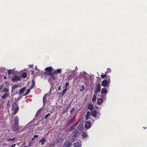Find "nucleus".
I'll return each instance as SVG.
<instances>
[{
    "label": "nucleus",
    "mask_w": 147,
    "mask_h": 147,
    "mask_svg": "<svg viewBox=\"0 0 147 147\" xmlns=\"http://www.w3.org/2000/svg\"><path fill=\"white\" fill-rule=\"evenodd\" d=\"M13 107L12 109L14 110L13 112V115H15L18 112L19 110V107L17 105L16 103H14L12 105Z\"/></svg>",
    "instance_id": "nucleus-1"
},
{
    "label": "nucleus",
    "mask_w": 147,
    "mask_h": 147,
    "mask_svg": "<svg viewBox=\"0 0 147 147\" xmlns=\"http://www.w3.org/2000/svg\"><path fill=\"white\" fill-rule=\"evenodd\" d=\"M45 74L46 75H48L50 76L51 77V79L53 80H55L56 79V78H55L54 76V74H55V73L54 72H51L48 73L47 72H45Z\"/></svg>",
    "instance_id": "nucleus-2"
},
{
    "label": "nucleus",
    "mask_w": 147,
    "mask_h": 147,
    "mask_svg": "<svg viewBox=\"0 0 147 147\" xmlns=\"http://www.w3.org/2000/svg\"><path fill=\"white\" fill-rule=\"evenodd\" d=\"M11 80L14 82L16 81L20 80V77L19 76L15 75L11 79Z\"/></svg>",
    "instance_id": "nucleus-3"
},
{
    "label": "nucleus",
    "mask_w": 147,
    "mask_h": 147,
    "mask_svg": "<svg viewBox=\"0 0 147 147\" xmlns=\"http://www.w3.org/2000/svg\"><path fill=\"white\" fill-rule=\"evenodd\" d=\"M96 88L94 91L95 94H97L98 92H99L100 91V84H98L96 86Z\"/></svg>",
    "instance_id": "nucleus-4"
},
{
    "label": "nucleus",
    "mask_w": 147,
    "mask_h": 147,
    "mask_svg": "<svg viewBox=\"0 0 147 147\" xmlns=\"http://www.w3.org/2000/svg\"><path fill=\"white\" fill-rule=\"evenodd\" d=\"M12 129L13 130L16 131H18L19 129V125L18 123H15L13 125Z\"/></svg>",
    "instance_id": "nucleus-5"
},
{
    "label": "nucleus",
    "mask_w": 147,
    "mask_h": 147,
    "mask_svg": "<svg viewBox=\"0 0 147 147\" xmlns=\"http://www.w3.org/2000/svg\"><path fill=\"white\" fill-rule=\"evenodd\" d=\"M76 115L74 116L72 118L70 119L67 122V124L69 125L72 124V123L74 122L76 119Z\"/></svg>",
    "instance_id": "nucleus-6"
},
{
    "label": "nucleus",
    "mask_w": 147,
    "mask_h": 147,
    "mask_svg": "<svg viewBox=\"0 0 147 147\" xmlns=\"http://www.w3.org/2000/svg\"><path fill=\"white\" fill-rule=\"evenodd\" d=\"M69 130L71 131L72 133L75 134L78 133V129H77L76 128H71V127L69 128Z\"/></svg>",
    "instance_id": "nucleus-7"
},
{
    "label": "nucleus",
    "mask_w": 147,
    "mask_h": 147,
    "mask_svg": "<svg viewBox=\"0 0 147 147\" xmlns=\"http://www.w3.org/2000/svg\"><path fill=\"white\" fill-rule=\"evenodd\" d=\"M108 81L106 80H104L102 82V84L104 87L106 86L108 84Z\"/></svg>",
    "instance_id": "nucleus-8"
},
{
    "label": "nucleus",
    "mask_w": 147,
    "mask_h": 147,
    "mask_svg": "<svg viewBox=\"0 0 147 147\" xmlns=\"http://www.w3.org/2000/svg\"><path fill=\"white\" fill-rule=\"evenodd\" d=\"M53 70V69L51 67H47L45 69V70L47 71L46 72L48 73L52 72Z\"/></svg>",
    "instance_id": "nucleus-9"
},
{
    "label": "nucleus",
    "mask_w": 147,
    "mask_h": 147,
    "mask_svg": "<svg viewBox=\"0 0 147 147\" xmlns=\"http://www.w3.org/2000/svg\"><path fill=\"white\" fill-rule=\"evenodd\" d=\"M91 123L89 122H86L85 125V127L87 129H89L91 127Z\"/></svg>",
    "instance_id": "nucleus-10"
},
{
    "label": "nucleus",
    "mask_w": 147,
    "mask_h": 147,
    "mask_svg": "<svg viewBox=\"0 0 147 147\" xmlns=\"http://www.w3.org/2000/svg\"><path fill=\"white\" fill-rule=\"evenodd\" d=\"M71 144V142L70 141H66L63 145V147H69Z\"/></svg>",
    "instance_id": "nucleus-11"
},
{
    "label": "nucleus",
    "mask_w": 147,
    "mask_h": 147,
    "mask_svg": "<svg viewBox=\"0 0 147 147\" xmlns=\"http://www.w3.org/2000/svg\"><path fill=\"white\" fill-rule=\"evenodd\" d=\"M83 128V125L81 123L79 124L77 127V129H78V130H79L80 131H82Z\"/></svg>",
    "instance_id": "nucleus-12"
},
{
    "label": "nucleus",
    "mask_w": 147,
    "mask_h": 147,
    "mask_svg": "<svg viewBox=\"0 0 147 147\" xmlns=\"http://www.w3.org/2000/svg\"><path fill=\"white\" fill-rule=\"evenodd\" d=\"M74 145L75 147H80L82 144L81 142H76L74 143Z\"/></svg>",
    "instance_id": "nucleus-13"
},
{
    "label": "nucleus",
    "mask_w": 147,
    "mask_h": 147,
    "mask_svg": "<svg viewBox=\"0 0 147 147\" xmlns=\"http://www.w3.org/2000/svg\"><path fill=\"white\" fill-rule=\"evenodd\" d=\"M46 141L45 138H44L39 141V143H41V145H43L45 144Z\"/></svg>",
    "instance_id": "nucleus-14"
},
{
    "label": "nucleus",
    "mask_w": 147,
    "mask_h": 147,
    "mask_svg": "<svg viewBox=\"0 0 147 147\" xmlns=\"http://www.w3.org/2000/svg\"><path fill=\"white\" fill-rule=\"evenodd\" d=\"M97 112L96 110H92V111H91V115L92 116L94 117H95L97 115Z\"/></svg>",
    "instance_id": "nucleus-15"
},
{
    "label": "nucleus",
    "mask_w": 147,
    "mask_h": 147,
    "mask_svg": "<svg viewBox=\"0 0 147 147\" xmlns=\"http://www.w3.org/2000/svg\"><path fill=\"white\" fill-rule=\"evenodd\" d=\"M88 108L91 111H92L94 109V107L92 104L91 103L89 104L88 106Z\"/></svg>",
    "instance_id": "nucleus-16"
},
{
    "label": "nucleus",
    "mask_w": 147,
    "mask_h": 147,
    "mask_svg": "<svg viewBox=\"0 0 147 147\" xmlns=\"http://www.w3.org/2000/svg\"><path fill=\"white\" fill-rule=\"evenodd\" d=\"M107 92V90L105 88H102L101 90V93L102 94H106Z\"/></svg>",
    "instance_id": "nucleus-17"
},
{
    "label": "nucleus",
    "mask_w": 147,
    "mask_h": 147,
    "mask_svg": "<svg viewBox=\"0 0 147 147\" xmlns=\"http://www.w3.org/2000/svg\"><path fill=\"white\" fill-rule=\"evenodd\" d=\"M103 102L102 99L101 98H98L97 100V103L98 105L101 104Z\"/></svg>",
    "instance_id": "nucleus-18"
},
{
    "label": "nucleus",
    "mask_w": 147,
    "mask_h": 147,
    "mask_svg": "<svg viewBox=\"0 0 147 147\" xmlns=\"http://www.w3.org/2000/svg\"><path fill=\"white\" fill-rule=\"evenodd\" d=\"M90 114V111H88L86 113V119H88L90 118L89 116Z\"/></svg>",
    "instance_id": "nucleus-19"
},
{
    "label": "nucleus",
    "mask_w": 147,
    "mask_h": 147,
    "mask_svg": "<svg viewBox=\"0 0 147 147\" xmlns=\"http://www.w3.org/2000/svg\"><path fill=\"white\" fill-rule=\"evenodd\" d=\"M62 72V69H58L55 71V74H61Z\"/></svg>",
    "instance_id": "nucleus-20"
},
{
    "label": "nucleus",
    "mask_w": 147,
    "mask_h": 147,
    "mask_svg": "<svg viewBox=\"0 0 147 147\" xmlns=\"http://www.w3.org/2000/svg\"><path fill=\"white\" fill-rule=\"evenodd\" d=\"M21 76L23 78H25L27 77V74L25 72H24L21 75Z\"/></svg>",
    "instance_id": "nucleus-21"
},
{
    "label": "nucleus",
    "mask_w": 147,
    "mask_h": 147,
    "mask_svg": "<svg viewBox=\"0 0 147 147\" xmlns=\"http://www.w3.org/2000/svg\"><path fill=\"white\" fill-rule=\"evenodd\" d=\"M26 88L25 87H24L22 88L20 90V93L21 94H22V93L24 92L26 90Z\"/></svg>",
    "instance_id": "nucleus-22"
},
{
    "label": "nucleus",
    "mask_w": 147,
    "mask_h": 147,
    "mask_svg": "<svg viewBox=\"0 0 147 147\" xmlns=\"http://www.w3.org/2000/svg\"><path fill=\"white\" fill-rule=\"evenodd\" d=\"M32 84L31 85L30 89H32L35 85V82L34 80H33L32 82Z\"/></svg>",
    "instance_id": "nucleus-23"
},
{
    "label": "nucleus",
    "mask_w": 147,
    "mask_h": 147,
    "mask_svg": "<svg viewBox=\"0 0 147 147\" xmlns=\"http://www.w3.org/2000/svg\"><path fill=\"white\" fill-rule=\"evenodd\" d=\"M8 96V94L7 93H5L2 96V98L3 99L7 97Z\"/></svg>",
    "instance_id": "nucleus-24"
},
{
    "label": "nucleus",
    "mask_w": 147,
    "mask_h": 147,
    "mask_svg": "<svg viewBox=\"0 0 147 147\" xmlns=\"http://www.w3.org/2000/svg\"><path fill=\"white\" fill-rule=\"evenodd\" d=\"M83 138H86L88 136L87 133L86 132H84L83 133L82 135Z\"/></svg>",
    "instance_id": "nucleus-25"
},
{
    "label": "nucleus",
    "mask_w": 147,
    "mask_h": 147,
    "mask_svg": "<svg viewBox=\"0 0 147 147\" xmlns=\"http://www.w3.org/2000/svg\"><path fill=\"white\" fill-rule=\"evenodd\" d=\"M18 85L15 84L13 86H12L11 87V91H12L13 90L15 89L16 88H17L18 87Z\"/></svg>",
    "instance_id": "nucleus-26"
},
{
    "label": "nucleus",
    "mask_w": 147,
    "mask_h": 147,
    "mask_svg": "<svg viewBox=\"0 0 147 147\" xmlns=\"http://www.w3.org/2000/svg\"><path fill=\"white\" fill-rule=\"evenodd\" d=\"M77 135L76 134H74L72 137L71 139L73 141L75 140V139L77 137Z\"/></svg>",
    "instance_id": "nucleus-27"
},
{
    "label": "nucleus",
    "mask_w": 147,
    "mask_h": 147,
    "mask_svg": "<svg viewBox=\"0 0 147 147\" xmlns=\"http://www.w3.org/2000/svg\"><path fill=\"white\" fill-rule=\"evenodd\" d=\"M63 139L62 138H59L57 139V141L58 143L62 142L63 141Z\"/></svg>",
    "instance_id": "nucleus-28"
},
{
    "label": "nucleus",
    "mask_w": 147,
    "mask_h": 147,
    "mask_svg": "<svg viewBox=\"0 0 147 147\" xmlns=\"http://www.w3.org/2000/svg\"><path fill=\"white\" fill-rule=\"evenodd\" d=\"M85 89V87L84 85H82L80 89V92L83 91Z\"/></svg>",
    "instance_id": "nucleus-29"
},
{
    "label": "nucleus",
    "mask_w": 147,
    "mask_h": 147,
    "mask_svg": "<svg viewBox=\"0 0 147 147\" xmlns=\"http://www.w3.org/2000/svg\"><path fill=\"white\" fill-rule=\"evenodd\" d=\"M68 112V111L65 109V108H63L62 109L61 113L62 114H63L67 112Z\"/></svg>",
    "instance_id": "nucleus-30"
},
{
    "label": "nucleus",
    "mask_w": 147,
    "mask_h": 147,
    "mask_svg": "<svg viewBox=\"0 0 147 147\" xmlns=\"http://www.w3.org/2000/svg\"><path fill=\"white\" fill-rule=\"evenodd\" d=\"M15 123H19V118L18 117L16 116L15 117Z\"/></svg>",
    "instance_id": "nucleus-31"
},
{
    "label": "nucleus",
    "mask_w": 147,
    "mask_h": 147,
    "mask_svg": "<svg viewBox=\"0 0 147 147\" xmlns=\"http://www.w3.org/2000/svg\"><path fill=\"white\" fill-rule=\"evenodd\" d=\"M93 97L92 99V101L93 102H94L95 101V100L96 99V95H94L93 96Z\"/></svg>",
    "instance_id": "nucleus-32"
},
{
    "label": "nucleus",
    "mask_w": 147,
    "mask_h": 147,
    "mask_svg": "<svg viewBox=\"0 0 147 147\" xmlns=\"http://www.w3.org/2000/svg\"><path fill=\"white\" fill-rule=\"evenodd\" d=\"M8 91H9L8 89L7 88H5L3 90L2 92H8Z\"/></svg>",
    "instance_id": "nucleus-33"
},
{
    "label": "nucleus",
    "mask_w": 147,
    "mask_h": 147,
    "mask_svg": "<svg viewBox=\"0 0 147 147\" xmlns=\"http://www.w3.org/2000/svg\"><path fill=\"white\" fill-rule=\"evenodd\" d=\"M79 121L77 122L76 123L73 125L71 126V128H75L78 124Z\"/></svg>",
    "instance_id": "nucleus-34"
},
{
    "label": "nucleus",
    "mask_w": 147,
    "mask_h": 147,
    "mask_svg": "<svg viewBox=\"0 0 147 147\" xmlns=\"http://www.w3.org/2000/svg\"><path fill=\"white\" fill-rule=\"evenodd\" d=\"M111 69L110 68H108L107 69V70L106 72H105V73L106 74H107L108 73L111 72Z\"/></svg>",
    "instance_id": "nucleus-35"
},
{
    "label": "nucleus",
    "mask_w": 147,
    "mask_h": 147,
    "mask_svg": "<svg viewBox=\"0 0 147 147\" xmlns=\"http://www.w3.org/2000/svg\"><path fill=\"white\" fill-rule=\"evenodd\" d=\"M30 89H28L27 91H26V93L24 95V96H26L27 95H28V94H29V92H30Z\"/></svg>",
    "instance_id": "nucleus-36"
},
{
    "label": "nucleus",
    "mask_w": 147,
    "mask_h": 147,
    "mask_svg": "<svg viewBox=\"0 0 147 147\" xmlns=\"http://www.w3.org/2000/svg\"><path fill=\"white\" fill-rule=\"evenodd\" d=\"M13 70L12 69H9L8 70V74L9 75H10L12 73Z\"/></svg>",
    "instance_id": "nucleus-37"
},
{
    "label": "nucleus",
    "mask_w": 147,
    "mask_h": 147,
    "mask_svg": "<svg viewBox=\"0 0 147 147\" xmlns=\"http://www.w3.org/2000/svg\"><path fill=\"white\" fill-rule=\"evenodd\" d=\"M16 139V138H13L12 139H11V138H9L7 139V141H11L13 140H15Z\"/></svg>",
    "instance_id": "nucleus-38"
},
{
    "label": "nucleus",
    "mask_w": 147,
    "mask_h": 147,
    "mask_svg": "<svg viewBox=\"0 0 147 147\" xmlns=\"http://www.w3.org/2000/svg\"><path fill=\"white\" fill-rule=\"evenodd\" d=\"M50 114L49 113H47L46 115L45 116V119H47L48 117L50 115Z\"/></svg>",
    "instance_id": "nucleus-39"
},
{
    "label": "nucleus",
    "mask_w": 147,
    "mask_h": 147,
    "mask_svg": "<svg viewBox=\"0 0 147 147\" xmlns=\"http://www.w3.org/2000/svg\"><path fill=\"white\" fill-rule=\"evenodd\" d=\"M46 95V94H45V96H44V97H43V104H44L45 102V100H46V98L45 97V96Z\"/></svg>",
    "instance_id": "nucleus-40"
},
{
    "label": "nucleus",
    "mask_w": 147,
    "mask_h": 147,
    "mask_svg": "<svg viewBox=\"0 0 147 147\" xmlns=\"http://www.w3.org/2000/svg\"><path fill=\"white\" fill-rule=\"evenodd\" d=\"M67 90V89L65 88L62 92V95H64L65 93Z\"/></svg>",
    "instance_id": "nucleus-41"
},
{
    "label": "nucleus",
    "mask_w": 147,
    "mask_h": 147,
    "mask_svg": "<svg viewBox=\"0 0 147 147\" xmlns=\"http://www.w3.org/2000/svg\"><path fill=\"white\" fill-rule=\"evenodd\" d=\"M41 113V111L40 110H38L37 112L36 115V116H38L39 114H40Z\"/></svg>",
    "instance_id": "nucleus-42"
},
{
    "label": "nucleus",
    "mask_w": 147,
    "mask_h": 147,
    "mask_svg": "<svg viewBox=\"0 0 147 147\" xmlns=\"http://www.w3.org/2000/svg\"><path fill=\"white\" fill-rule=\"evenodd\" d=\"M106 77L107 79V80L108 81H110V77L109 76H106Z\"/></svg>",
    "instance_id": "nucleus-43"
},
{
    "label": "nucleus",
    "mask_w": 147,
    "mask_h": 147,
    "mask_svg": "<svg viewBox=\"0 0 147 147\" xmlns=\"http://www.w3.org/2000/svg\"><path fill=\"white\" fill-rule=\"evenodd\" d=\"M69 83L68 82H67L65 84V88L67 89V86H69Z\"/></svg>",
    "instance_id": "nucleus-44"
},
{
    "label": "nucleus",
    "mask_w": 147,
    "mask_h": 147,
    "mask_svg": "<svg viewBox=\"0 0 147 147\" xmlns=\"http://www.w3.org/2000/svg\"><path fill=\"white\" fill-rule=\"evenodd\" d=\"M75 108H72L71 110L70 111V112L71 114H72L73 112L74 111Z\"/></svg>",
    "instance_id": "nucleus-45"
},
{
    "label": "nucleus",
    "mask_w": 147,
    "mask_h": 147,
    "mask_svg": "<svg viewBox=\"0 0 147 147\" xmlns=\"http://www.w3.org/2000/svg\"><path fill=\"white\" fill-rule=\"evenodd\" d=\"M70 108V107L69 106L67 105L66 106V107L65 108V109H66L68 111L69 110V109Z\"/></svg>",
    "instance_id": "nucleus-46"
},
{
    "label": "nucleus",
    "mask_w": 147,
    "mask_h": 147,
    "mask_svg": "<svg viewBox=\"0 0 147 147\" xmlns=\"http://www.w3.org/2000/svg\"><path fill=\"white\" fill-rule=\"evenodd\" d=\"M106 75L105 74H102L101 75V77L103 78H104L106 77Z\"/></svg>",
    "instance_id": "nucleus-47"
},
{
    "label": "nucleus",
    "mask_w": 147,
    "mask_h": 147,
    "mask_svg": "<svg viewBox=\"0 0 147 147\" xmlns=\"http://www.w3.org/2000/svg\"><path fill=\"white\" fill-rule=\"evenodd\" d=\"M38 136H39L38 135H34V138H38Z\"/></svg>",
    "instance_id": "nucleus-48"
},
{
    "label": "nucleus",
    "mask_w": 147,
    "mask_h": 147,
    "mask_svg": "<svg viewBox=\"0 0 147 147\" xmlns=\"http://www.w3.org/2000/svg\"><path fill=\"white\" fill-rule=\"evenodd\" d=\"M16 146V144H12L11 145V147H14Z\"/></svg>",
    "instance_id": "nucleus-49"
},
{
    "label": "nucleus",
    "mask_w": 147,
    "mask_h": 147,
    "mask_svg": "<svg viewBox=\"0 0 147 147\" xmlns=\"http://www.w3.org/2000/svg\"><path fill=\"white\" fill-rule=\"evenodd\" d=\"M68 78H73L74 77H72L71 76H68Z\"/></svg>",
    "instance_id": "nucleus-50"
},
{
    "label": "nucleus",
    "mask_w": 147,
    "mask_h": 147,
    "mask_svg": "<svg viewBox=\"0 0 147 147\" xmlns=\"http://www.w3.org/2000/svg\"><path fill=\"white\" fill-rule=\"evenodd\" d=\"M60 89H61V87H60V86L58 87V90H60Z\"/></svg>",
    "instance_id": "nucleus-51"
},
{
    "label": "nucleus",
    "mask_w": 147,
    "mask_h": 147,
    "mask_svg": "<svg viewBox=\"0 0 147 147\" xmlns=\"http://www.w3.org/2000/svg\"><path fill=\"white\" fill-rule=\"evenodd\" d=\"M71 102H70V103H69V105H68L70 107V106H71Z\"/></svg>",
    "instance_id": "nucleus-52"
},
{
    "label": "nucleus",
    "mask_w": 147,
    "mask_h": 147,
    "mask_svg": "<svg viewBox=\"0 0 147 147\" xmlns=\"http://www.w3.org/2000/svg\"><path fill=\"white\" fill-rule=\"evenodd\" d=\"M90 121L91 122H92V121L93 122H94V120H93V119H92V121H91V120H90Z\"/></svg>",
    "instance_id": "nucleus-53"
},
{
    "label": "nucleus",
    "mask_w": 147,
    "mask_h": 147,
    "mask_svg": "<svg viewBox=\"0 0 147 147\" xmlns=\"http://www.w3.org/2000/svg\"><path fill=\"white\" fill-rule=\"evenodd\" d=\"M7 78V77L5 76L4 77V79H6Z\"/></svg>",
    "instance_id": "nucleus-54"
},
{
    "label": "nucleus",
    "mask_w": 147,
    "mask_h": 147,
    "mask_svg": "<svg viewBox=\"0 0 147 147\" xmlns=\"http://www.w3.org/2000/svg\"><path fill=\"white\" fill-rule=\"evenodd\" d=\"M23 147H28V146H23Z\"/></svg>",
    "instance_id": "nucleus-55"
},
{
    "label": "nucleus",
    "mask_w": 147,
    "mask_h": 147,
    "mask_svg": "<svg viewBox=\"0 0 147 147\" xmlns=\"http://www.w3.org/2000/svg\"><path fill=\"white\" fill-rule=\"evenodd\" d=\"M34 73V71H32V74H33Z\"/></svg>",
    "instance_id": "nucleus-56"
},
{
    "label": "nucleus",
    "mask_w": 147,
    "mask_h": 147,
    "mask_svg": "<svg viewBox=\"0 0 147 147\" xmlns=\"http://www.w3.org/2000/svg\"><path fill=\"white\" fill-rule=\"evenodd\" d=\"M34 139V138H32V140H33Z\"/></svg>",
    "instance_id": "nucleus-57"
},
{
    "label": "nucleus",
    "mask_w": 147,
    "mask_h": 147,
    "mask_svg": "<svg viewBox=\"0 0 147 147\" xmlns=\"http://www.w3.org/2000/svg\"><path fill=\"white\" fill-rule=\"evenodd\" d=\"M13 142H11V143H13Z\"/></svg>",
    "instance_id": "nucleus-58"
},
{
    "label": "nucleus",
    "mask_w": 147,
    "mask_h": 147,
    "mask_svg": "<svg viewBox=\"0 0 147 147\" xmlns=\"http://www.w3.org/2000/svg\"><path fill=\"white\" fill-rule=\"evenodd\" d=\"M102 96H103V95H102V97H102Z\"/></svg>",
    "instance_id": "nucleus-59"
},
{
    "label": "nucleus",
    "mask_w": 147,
    "mask_h": 147,
    "mask_svg": "<svg viewBox=\"0 0 147 147\" xmlns=\"http://www.w3.org/2000/svg\"><path fill=\"white\" fill-rule=\"evenodd\" d=\"M36 69L37 70V68H36Z\"/></svg>",
    "instance_id": "nucleus-60"
},
{
    "label": "nucleus",
    "mask_w": 147,
    "mask_h": 147,
    "mask_svg": "<svg viewBox=\"0 0 147 147\" xmlns=\"http://www.w3.org/2000/svg\"><path fill=\"white\" fill-rule=\"evenodd\" d=\"M144 128H146V127H144Z\"/></svg>",
    "instance_id": "nucleus-61"
}]
</instances>
